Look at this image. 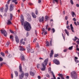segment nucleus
<instances>
[{
  "label": "nucleus",
  "mask_w": 79,
  "mask_h": 79,
  "mask_svg": "<svg viewBox=\"0 0 79 79\" xmlns=\"http://www.w3.org/2000/svg\"><path fill=\"white\" fill-rule=\"evenodd\" d=\"M24 24L23 27L25 30L27 31H29L31 29V26L29 23L25 21L24 22Z\"/></svg>",
  "instance_id": "1"
},
{
  "label": "nucleus",
  "mask_w": 79,
  "mask_h": 79,
  "mask_svg": "<svg viewBox=\"0 0 79 79\" xmlns=\"http://www.w3.org/2000/svg\"><path fill=\"white\" fill-rule=\"evenodd\" d=\"M48 60V59H46L45 60L44 62L42 63V67L40 68V69L42 71H45V65H46L47 64Z\"/></svg>",
  "instance_id": "2"
},
{
  "label": "nucleus",
  "mask_w": 79,
  "mask_h": 79,
  "mask_svg": "<svg viewBox=\"0 0 79 79\" xmlns=\"http://www.w3.org/2000/svg\"><path fill=\"white\" fill-rule=\"evenodd\" d=\"M19 71L21 73V75H19V79H22L24 77V72L22 70V66L20 64L19 65Z\"/></svg>",
  "instance_id": "3"
},
{
  "label": "nucleus",
  "mask_w": 79,
  "mask_h": 79,
  "mask_svg": "<svg viewBox=\"0 0 79 79\" xmlns=\"http://www.w3.org/2000/svg\"><path fill=\"white\" fill-rule=\"evenodd\" d=\"M70 76L73 79H77V73L75 71H73L70 73Z\"/></svg>",
  "instance_id": "4"
},
{
  "label": "nucleus",
  "mask_w": 79,
  "mask_h": 79,
  "mask_svg": "<svg viewBox=\"0 0 79 79\" xmlns=\"http://www.w3.org/2000/svg\"><path fill=\"white\" fill-rule=\"evenodd\" d=\"M1 34H3L5 37H6L7 36V32L5 30H1Z\"/></svg>",
  "instance_id": "5"
},
{
  "label": "nucleus",
  "mask_w": 79,
  "mask_h": 79,
  "mask_svg": "<svg viewBox=\"0 0 79 79\" xmlns=\"http://www.w3.org/2000/svg\"><path fill=\"white\" fill-rule=\"evenodd\" d=\"M21 19H20V22L22 24V25L23 26V23L24 22V17L23 15H21Z\"/></svg>",
  "instance_id": "6"
},
{
  "label": "nucleus",
  "mask_w": 79,
  "mask_h": 79,
  "mask_svg": "<svg viewBox=\"0 0 79 79\" xmlns=\"http://www.w3.org/2000/svg\"><path fill=\"white\" fill-rule=\"evenodd\" d=\"M53 62L55 64H60V62H59V61H58V60L56 59H55L54 60H53Z\"/></svg>",
  "instance_id": "7"
},
{
  "label": "nucleus",
  "mask_w": 79,
  "mask_h": 79,
  "mask_svg": "<svg viewBox=\"0 0 79 79\" xmlns=\"http://www.w3.org/2000/svg\"><path fill=\"white\" fill-rule=\"evenodd\" d=\"M15 6L13 4H11L10 6V11H12L13 10H14V8Z\"/></svg>",
  "instance_id": "8"
},
{
  "label": "nucleus",
  "mask_w": 79,
  "mask_h": 79,
  "mask_svg": "<svg viewBox=\"0 0 79 79\" xmlns=\"http://www.w3.org/2000/svg\"><path fill=\"white\" fill-rule=\"evenodd\" d=\"M44 17L42 16V18L39 17V20L40 21V22H43V21H44Z\"/></svg>",
  "instance_id": "9"
},
{
  "label": "nucleus",
  "mask_w": 79,
  "mask_h": 79,
  "mask_svg": "<svg viewBox=\"0 0 79 79\" xmlns=\"http://www.w3.org/2000/svg\"><path fill=\"white\" fill-rule=\"evenodd\" d=\"M70 27L71 31H72V32H74V28L73 27V25H72V24H70Z\"/></svg>",
  "instance_id": "10"
},
{
  "label": "nucleus",
  "mask_w": 79,
  "mask_h": 79,
  "mask_svg": "<svg viewBox=\"0 0 79 79\" xmlns=\"http://www.w3.org/2000/svg\"><path fill=\"white\" fill-rule=\"evenodd\" d=\"M8 10V5L6 4V8L5 10V12H6Z\"/></svg>",
  "instance_id": "11"
},
{
  "label": "nucleus",
  "mask_w": 79,
  "mask_h": 79,
  "mask_svg": "<svg viewBox=\"0 0 79 79\" xmlns=\"http://www.w3.org/2000/svg\"><path fill=\"white\" fill-rule=\"evenodd\" d=\"M53 51L52 50L51 51V52L50 54V58H52L53 56Z\"/></svg>",
  "instance_id": "12"
},
{
  "label": "nucleus",
  "mask_w": 79,
  "mask_h": 79,
  "mask_svg": "<svg viewBox=\"0 0 79 79\" xmlns=\"http://www.w3.org/2000/svg\"><path fill=\"white\" fill-rule=\"evenodd\" d=\"M21 60L22 61H24V56L23 55V54H21Z\"/></svg>",
  "instance_id": "13"
},
{
  "label": "nucleus",
  "mask_w": 79,
  "mask_h": 79,
  "mask_svg": "<svg viewBox=\"0 0 79 79\" xmlns=\"http://www.w3.org/2000/svg\"><path fill=\"white\" fill-rule=\"evenodd\" d=\"M19 49L20 51H24V49L23 48V46H19Z\"/></svg>",
  "instance_id": "14"
},
{
  "label": "nucleus",
  "mask_w": 79,
  "mask_h": 79,
  "mask_svg": "<svg viewBox=\"0 0 79 79\" xmlns=\"http://www.w3.org/2000/svg\"><path fill=\"white\" fill-rule=\"evenodd\" d=\"M15 39L17 43H18L19 42V39L17 36H15Z\"/></svg>",
  "instance_id": "15"
},
{
  "label": "nucleus",
  "mask_w": 79,
  "mask_h": 79,
  "mask_svg": "<svg viewBox=\"0 0 79 79\" xmlns=\"http://www.w3.org/2000/svg\"><path fill=\"white\" fill-rule=\"evenodd\" d=\"M51 73L52 75H53V78H52L51 79H56V77H55V76L54 75V73H53V72H51Z\"/></svg>",
  "instance_id": "16"
},
{
  "label": "nucleus",
  "mask_w": 79,
  "mask_h": 79,
  "mask_svg": "<svg viewBox=\"0 0 79 79\" xmlns=\"http://www.w3.org/2000/svg\"><path fill=\"white\" fill-rule=\"evenodd\" d=\"M28 16H29V17L27 18V20L28 21H31V16H30V15H29Z\"/></svg>",
  "instance_id": "17"
},
{
  "label": "nucleus",
  "mask_w": 79,
  "mask_h": 79,
  "mask_svg": "<svg viewBox=\"0 0 79 79\" xmlns=\"http://www.w3.org/2000/svg\"><path fill=\"white\" fill-rule=\"evenodd\" d=\"M48 18H49V17H48V16H45L44 19V20L45 21H48Z\"/></svg>",
  "instance_id": "18"
},
{
  "label": "nucleus",
  "mask_w": 79,
  "mask_h": 79,
  "mask_svg": "<svg viewBox=\"0 0 79 79\" xmlns=\"http://www.w3.org/2000/svg\"><path fill=\"white\" fill-rule=\"evenodd\" d=\"M25 75L26 77H25V78H24V79H27V77L29 76V73H25Z\"/></svg>",
  "instance_id": "19"
},
{
  "label": "nucleus",
  "mask_w": 79,
  "mask_h": 79,
  "mask_svg": "<svg viewBox=\"0 0 79 79\" xmlns=\"http://www.w3.org/2000/svg\"><path fill=\"white\" fill-rule=\"evenodd\" d=\"M64 31H65L66 34L68 36H69V31H67V30H66V29H65Z\"/></svg>",
  "instance_id": "20"
},
{
  "label": "nucleus",
  "mask_w": 79,
  "mask_h": 79,
  "mask_svg": "<svg viewBox=\"0 0 79 79\" xmlns=\"http://www.w3.org/2000/svg\"><path fill=\"white\" fill-rule=\"evenodd\" d=\"M30 74L31 76H34V75H35V73L32 72H30Z\"/></svg>",
  "instance_id": "21"
},
{
  "label": "nucleus",
  "mask_w": 79,
  "mask_h": 79,
  "mask_svg": "<svg viewBox=\"0 0 79 79\" xmlns=\"http://www.w3.org/2000/svg\"><path fill=\"white\" fill-rule=\"evenodd\" d=\"M13 14H10V21H11L12 20L13 17Z\"/></svg>",
  "instance_id": "22"
},
{
  "label": "nucleus",
  "mask_w": 79,
  "mask_h": 79,
  "mask_svg": "<svg viewBox=\"0 0 79 79\" xmlns=\"http://www.w3.org/2000/svg\"><path fill=\"white\" fill-rule=\"evenodd\" d=\"M71 15H72V17H74V15L76 16V14H75V13L73 11L72 12Z\"/></svg>",
  "instance_id": "23"
},
{
  "label": "nucleus",
  "mask_w": 79,
  "mask_h": 79,
  "mask_svg": "<svg viewBox=\"0 0 79 79\" xmlns=\"http://www.w3.org/2000/svg\"><path fill=\"white\" fill-rule=\"evenodd\" d=\"M32 16L34 18H36V15H35L34 13H33L32 14Z\"/></svg>",
  "instance_id": "24"
},
{
  "label": "nucleus",
  "mask_w": 79,
  "mask_h": 79,
  "mask_svg": "<svg viewBox=\"0 0 79 79\" xmlns=\"http://www.w3.org/2000/svg\"><path fill=\"white\" fill-rule=\"evenodd\" d=\"M16 1H17V0H12V2H14L15 5L17 4V3H18V2Z\"/></svg>",
  "instance_id": "25"
},
{
  "label": "nucleus",
  "mask_w": 79,
  "mask_h": 79,
  "mask_svg": "<svg viewBox=\"0 0 79 79\" xmlns=\"http://www.w3.org/2000/svg\"><path fill=\"white\" fill-rule=\"evenodd\" d=\"M46 44L47 47H49L50 46V43L48 41H46Z\"/></svg>",
  "instance_id": "26"
},
{
  "label": "nucleus",
  "mask_w": 79,
  "mask_h": 79,
  "mask_svg": "<svg viewBox=\"0 0 79 79\" xmlns=\"http://www.w3.org/2000/svg\"><path fill=\"white\" fill-rule=\"evenodd\" d=\"M4 10V8L3 7H1L0 8V11L1 12H3V10Z\"/></svg>",
  "instance_id": "27"
},
{
  "label": "nucleus",
  "mask_w": 79,
  "mask_h": 79,
  "mask_svg": "<svg viewBox=\"0 0 79 79\" xmlns=\"http://www.w3.org/2000/svg\"><path fill=\"white\" fill-rule=\"evenodd\" d=\"M53 3H55V2L56 3H58V0H53Z\"/></svg>",
  "instance_id": "28"
},
{
  "label": "nucleus",
  "mask_w": 79,
  "mask_h": 79,
  "mask_svg": "<svg viewBox=\"0 0 79 79\" xmlns=\"http://www.w3.org/2000/svg\"><path fill=\"white\" fill-rule=\"evenodd\" d=\"M7 24H8V25H9V24H11V21H10V20H7Z\"/></svg>",
  "instance_id": "29"
},
{
  "label": "nucleus",
  "mask_w": 79,
  "mask_h": 79,
  "mask_svg": "<svg viewBox=\"0 0 79 79\" xmlns=\"http://www.w3.org/2000/svg\"><path fill=\"white\" fill-rule=\"evenodd\" d=\"M73 46H72L70 47H69V50H73Z\"/></svg>",
  "instance_id": "30"
},
{
  "label": "nucleus",
  "mask_w": 79,
  "mask_h": 79,
  "mask_svg": "<svg viewBox=\"0 0 79 79\" xmlns=\"http://www.w3.org/2000/svg\"><path fill=\"white\" fill-rule=\"evenodd\" d=\"M14 72L15 73V74L16 77H17V76H18V72L16 71H15Z\"/></svg>",
  "instance_id": "31"
},
{
  "label": "nucleus",
  "mask_w": 79,
  "mask_h": 79,
  "mask_svg": "<svg viewBox=\"0 0 79 79\" xmlns=\"http://www.w3.org/2000/svg\"><path fill=\"white\" fill-rule=\"evenodd\" d=\"M58 76H60V77L61 78L63 77V74H59Z\"/></svg>",
  "instance_id": "32"
},
{
  "label": "nucleus",
  "mask_w": 79,
  "mask_h": 79,
  "mask_svg": "<svg viewBox=\"0 0 79 79\" xmlns=\"http://www.w3.org/2000/svg\"><path fill=\"white\" fill-rule=\"evenodd\" d=\"M42 31H43V32L42 33V34H43V33H44V32H45V29L43 28L42 29Z\"/></svg>",
  "instance_id": "33"
},
{
  "label": "nucleus",
  "mask_w": 79,
  "mask_h": 79,
  "mask_svg": "<svg viewBox=\"0 0 79 79\" xmlns=\"http://www.w3.org/2000/svg\"><path fill=\"white\" fill-rule=\"evenodd\" d=\"M75 39H73V40L74 41V42L76 41V40H77V39H78V38H77L76 36H75Z\"/></svg>",
  "instance_id": "34"
},
{
  "label": "nucleus",
  "mask_w": 79,
  "mask_h": 79,
  "mask_svg": "<svg viewBox=\"0 0 79 79\" xmlns=\"http://www.w3.org/2000/svg\"><path fill=\"white\" fill-rule=\"evenodd\" d=\"M50 45L52 46V40H51L50 42Z\"/></svg>",
  "instance_id": "35"
},
{
  "label": "nucleus",
  "mask_w": 79,
  "mask_h": 79,
  "mask_svg": "<svg viewBox=\"0 0 79 79\" xmlns=\"http://www.w3.org/2000/svg\"><path fill=\"white\" fill-rule=\"evenodd\" d=\"M1 55H2V56H5V53L2 52H1Z\"/></svg>",
  "instance_id": "36"
},
{
  "label": "nucleus",
  "mask_w": 79,
  "mask_h": 79,
  "mask_svg": "<svg viewBox=\"0 0 79 79\" xmlns=\"http://www.w3.org/2000/svg\"><path fill=\"white\" fill-rule=\"evenodd\" d=\"M48 72L49 73H51V72L52 71H51V68H50L48 69Z\"/></svg>",
  "instance_id": "37"
},
{
  "label": "nucleus",
  "mask_w": 79,
  "mask_h": 79,
  "mask_svg": "<svg viewBox=\"0 0 79 79\" xmlns=\"http://www.w3.org/2000/svg\"><path fill=\"white\" fill-rule=\"evenodd\" d=\"M70 2L71 4H72V5H73V4H74V2H73V0H70Z\"/></svg>",
  "instance_id": "38"
},
{
  "label": "nucleus",
  "mask_w": 79,
  "mask_h": 79,
  "mask_svg": "<svg viewBox=\"0 0 79 79\" xmlns=\"http://www.w3.org/2000/svg\"><path fill=\"white\" fill-rule=\"evenodd\" d=\"M66 28H67V29H68V30H70V27L69 26H67Z\"/></svg>",
  "instance_id": "39"
},
{
  "label": "nucleus",
  "mask_w": 79,
  "mask_h": 79,
  "mask_svg": "<svg viewBox=\"0 0 79 79\" xmlns=\"http://www.w3.org/2000/svg\"><path fill=\"white\" fill-rule=\"evenodd\" d=\"M35 13L37 15L38 14V11L37 9L35 10Z\"/></svg>",
  "instance_id": "40"
},
{
  "label": "nucleus",
  "mask_w": 79,
  "mask_h": 79,
  "mask_svg": "<svg viewBox=\"0 0 79 79\" xmlns=\"http://www.w3.org/2000/svg\"><path fill=\"white\" fill-rule=\"evenodd\" d=\"M78 40L76 42L77 44H79V39H78Z\"/></svg>",
  "instance_id": "41"
},
{
  "label": "nucleus",
  "mask_w": 79,
  "mask_h": 79,
  "mask_svg": "<svg viewBox=\"0 0 79 79\" xmlns=\"http://www.w3.org/2000/svg\"><path fill=\"white\" fill-rule=\"evenodd\" d=\"M6 45L7 46H8L10 45V42H7L6 44Z\"/></svg>",
  "instance_id": "42"
},
{
  "label": "nucleus",
  "mask_w": 79,
  "mask_h": 79,
  "mask_svg": "<svg viewBox=\"0 0 79 79\" xmlns=\"http://www.w3.org/2000/svg\"><path fill=\"white\" fill-rule=\"evenodd\" d=\"M30 52L31 53H34V50L33 49H31Z\"/></svg>",
  "instance_id": "43"
},
{
  "label": "nucleus",
  "mask_w": 79,
  "mask_h": 79,
  "mask_svg": "<svg viewBox=\"0 0 79 79\" xmlns=\"http://www.w3.org/2000/svg\"><path fill=\"white\" fill-rule=\"evenodd\" d=\"M52 31L53 33H54V32H55V29L54 28H52Z\"/></svg>",
  "instance_id": "44"
},
{
  "label": "nucleus",
  "mask_w": 79,
  "mask_h": 79,
  "mask_svg": "<svg viewBox=\"0 0 79 79\" xmlns=\"http://www.w3.org/2000/svg\"><path fill=\"white\" fill-rule=\"evenodd\" d=\"M57 56H58V54H55L54 55V57H57Z\"/></svg>",
  "instance_id": "45"
},
{
  "label": "nucleus",
  "mask_w": 79,
  "mask_h": 79,
  "mask_svg": "<svg viewBox=\"0 0 79 79\" xmlns=\"http://www.w3.org/2000/svg\"><path fill=\"white\" fill-rule=\"evenodd\" d=\"M10 32H11V33H12V34H14V32H13V31L11 30H10Z\"/></svg>",
  "instance_id": "46"
},
{
  "label": "nucleus",
  "mask_w": 79,
  "mask_h": 79,
  "mask_svg": "<svg viewBox=\"0 0 79 79\" xmlns=\"http://www.w3.org/2000/svg\"><path fill=\"white\" fill-rule=\"evenodd\" d=\"M3 60V58H2L1 57H0V61H2Z\"/></svg>",
  "instance_id": "47"
},
{
  "label": "nucleus",
  "mask_w": 79,
  "mask_h": 79,
  "mask_svg": "<svg viewBox=\"0 0 79 79\" xmlns=\"http://www.w3.org/2000/svg\"><path fill=\"white\" fill-rule=\"evenodd\" d=\"M75 62H76V63H79V60H75Z\"/></svg>",
  "instance_id": "48"
},
{
  "label": "nucleus",
  "mask_w": 79,
  "mask_h": 79,
  "mask_svg": "<svg viewBox=\"0 0 79 79\" xmlns=\"http://www.w3.org/2000/svg\"><path fill=\"white\" fill-rule=\"evenodd\" d=\"M23 39H22L20 41V44H22V42H23Z\"/></svg>",
  "instance_id": "49"
},
{
  "label": "nucleus",
  "mask_w": 79,
  "mask_h": 79,
  "mask_svg": "<svg viewBox=\"0 0 79 79\" xmlns=\"http://www.w3.org/2000/svg\"><path fill=\"white\" fill-rule=\"evenodd\" d=\"M37 68H39L40 67V64H38L37 66Z\"/></svg>",
  "instance_id": "50"
},
{
  "label": "nucleus",
  "mask_w": 79,
  "mask_h": 79,
  "mask_svg": "<svg viewBox=\"0 0 79 79\" xmlns=\"http://www.w3.org/2000/svg\"><path fill=\"white\" fill-rule=\"evenodd\" d=\"M73 20L74 21H76V19L74 18H73Z\"/></svg>",
  "instance_id": "51"
},
{
  "label": "nucleus",
  "mask_w": 79,
  "mask_h": 79,
  "mask_svg": "<svg viewBox=\"0 0 79 79\" xmlns=\"http://www.w3.org/2000/svg\"><path fill=\"white\" fill-rule=\"evenodd\" d=\"M11 77L12 79H13V75L12 73L11 74Z\"/></svg>",
  "instance_id": "52"
},
{
  "label": "nucleus",
  "mask_w": 79,
  "mask_h": 79,
  "mask_svg": "<svg viewBox=\"0 0 79 79\" xmlns=\"http://www.w3.org/2000/svg\"><path fill=\"white\" fill-rule=\"evenodd\" d=\"M10 1H11V0H9L7 2V4H9V3H10Z\"/></svg>",
  "instance_id": "53"
},
{
  "label": "nucleus",
  "mask_w": 79,
  "mask_h": 79,
  "mask_svg": "<svg viewBox=\"0 0 79 79\" xmlns=\"http://www.w3.org/2000/svg\"><path fill=\"white\" fill-rule=\"evenodd\" d=\"M29 48H27V50L28 53H29V51L30 50V49H29Z\"/></svg>",
  "instance_id": "54"
},
{
  "label": "nucleus",
  "mask_w": 79,
  "mask_h": 79,
  "mask_svg": "<svg viewBox=\"0 0 79 79\" xmlns=\"http://www.w3.org/2000/svg\"><path fill=\"white\" fill-rule=\"evenodd\" d=\"M10 39H12L13 40V36H12V35H10Z\"/></svg>",
  "instance_id": "55"
},
{
  "label": "nucleus",
  "mask_w": 79,
  "mask_h": 79,
  "mask_svg": "<svg viewBox=\"0 0 79 79\" xmlns=\"http://www.w3.org/2000/svg\"><path fill=\"white\" fill-rule=\"evenodd\" d=\"M46 76H47V77H50V75H49L48 74H47Z\"/></svg>",
  "instance_id": "56"
},
{
  "label": "nucleus",
  "mask_w": 79,
  "mask_h": 79,
  "mask_svg": "<svg viewBox=\"0 0 79 79\" xmlns=\"http://www.w3.org/2000/svg\"><path fill=\"white\" fill-rule=\"evenodd\" d=\"M74 24L76 25V26H77V23H76V22H74Z\"/></svg>",
  "instance_id": "57"
},
{
  "label": "nucleus",
  "mask_w": 79,
  "mask_h": 79,
  "mask_svg": "<svg viewBox=\"0 0 79 79\" xmlns=\"http://www.w3.org/2000/svg\"><path fill=\"white\" fill-rule=\"evenodd\" d=\"M76 53H77L78 55V56L79 57V52H76Z\"/></svg>",
  "instance_id": "58"
},
{
  "label": "nucleus",
  "mask_w": 79,
  "mask_h": 79,
  "mask_svg": "<svg viewBox=\"0 0 79 79\" xmlns=\"http://www.w3.org/2000/svg\"><path fill=\"white\" fill-rule=\"evenodd\" d=\"M9 58H11V55L9 54V56H8Z\"/></svg>",
  "instance_id": "59"
},
{
  "label": "nucleus",
  "mask_w": 79,
  "mask_h": 79,
  "mask_svg": "<svg viewBox=\"0 0 79 79\" xmlns=\"http://www.w3.org/2000/svg\"><path fill=\"white\" fill-rule=\"evenodd\" d=\"M38 3H41V0H38Z\"/></svg>",
  "instance_id": "60"
},
{
  "label": "nucleus",
  "mask_w": 79,
  "mask_h": 79,
  "mask_svg": "<svg viewBox=\"0 0 79 79\" xmlns=\"http://www.w3.org/2000/svg\"><path fill=\"white\" fill-rule=\"evenodd\" d=\"M37 47V48H39V44H37L36 45Z\"/></svg>",
  "instance_id": "61"
},
{
  "label": "nucleus",
  "mask_w": 79,
  "mask_h": 79,
  "mask_svg": "<svg viewBox=\"0 0 79 79\" xmlns=\"http://www.w3.org/2000/svg\"><path fill=\"white\" fill-rule=\"evenodd\" d=\"M36 40H37V39H35L33 40V42L34 43L35 42V41H36Z\"/></svg>",
  "instance_id": "62"
},
{
  "label": "nucleus",
  "mask_w": 79,
  "mask_h": 79,
  "mask_svg": "<svg viewBox=\"0 0 79 79\" xmlns=\"http://www.w3.org/2000/svg\"><path fill=\"white\" fill-rule=\"evenodd\" d=\"M41 77L39 76H38V79H40Z\"/></svg>",
  "instance_id": "63"
},
{
  "label": "nucleus",
  "mask_w": 79,
  "mask_h": 79,
  "mask_svg": "<svg viewBox=\"0 0 79 79\" xmlns=\"http://www.w3.org/2000/svg\"><path fill=\"white\" fill-rule=\"evenodd\" d=\"M27 48H30V44H29L28 45V47H27Z\"/></svg>",
  "instance_id": "64"
}]
</instances>
